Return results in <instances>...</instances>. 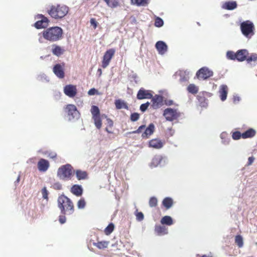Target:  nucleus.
I'll return each instance as SVG.
<instances>
[{"label": "nucleus", "mask_w": 257, "mask_h": 257, "mask_svg": "<svg viewBox=\"0 0 257 257\" xmlns=\"http://www.w3.org/2000/svg\"><path fill=\"white\" fill-rule=\"evenodd\" d=\"M114 104L115 105V107L117 109H120L121 108H124L126 109H128V107L127 104L123 100L120 99H116L115 100Z\"/></svg>", "instance_id": "24"}, {"label": "nucleus", "mask_w": 257, "mask_h": 257, "mask_svg": "<svg viewBox=\"0 0 257 257\" xmlns=\"http://www.w3.org/2000/svg\"><path fill=\"white\" fill-rule=\"evenodd\" d=\"M164 142L158 139H154L149 142V146L156 149H160L164 146Z\"/></svg>", "instance_id": "17"}, {"label": "nucleus", "mask_w": 257, "mask_h": 257, "mask_svg": "<svg viewBox=\"0 0 257 257\" xmlns=\"http://www.w3.org/2000/svg\"><path fill=\"white\" fill-rule=\"evenodd\" d=\"M137 220L141 221L144 219V216L142 212H137L136 214Z\"/></svg>", "instance_id": "48"}, {"label": "nucleus", "mask_w": 257, "mask_h": 257, "mask_svg": "<svg viewBox=\"0 0 257 257\" xmlns=\"http://www.w3.org/2000/svg\"><path fill=\"white\" fill-rule=\"evenodd\" d=\"M64 111L69 120L79 117L80 113L76 106L74 104H67L64 107Z\"/></svg>", "instance_id": "6"}, {"label": "nucleus", "mask_w": 257, "mask_h": 257, "mask_svg": "<svg viewBox=\"0 0 257 257\" xmlns=\"http://www.w3.org/2000/svg\"><path fill=\"white\" fill-rule=\"evenodd\" d=\"M91 112L92 115V117L100 115L99 108L95 105H93L91 106Z\"/></svg>", "instance_id": "35"}, {"label": "nucleus", "mask_w": 257, "mask_h": 257, "mask_svg": "<svg viewBox=\"0 0 257 257\" xmlns=\"http://www.w3.org/2000/svg\"><path fill=\"white\" fill-rule=\"evenodd\" d=\"M115 51L111 48L107 50L105 53L102 58L101 66L103 68L107 67L110 63V62L114 55Z\"/></svg>", "instance_id": "7"}, {"label": "nucleus", "mask_w": 257, "mask_h": 257, "mask_svg": "<svg viewBox=\"0 0 257 257\" xmlns=\"http://www.w3.org/2000/svg\"><path fill=\"white\" fill-rule=\"evenodd\" d=\"M235 242L239 247H241L243 246V239L240 235H237L235 236Z\"/></svg>", "instance_id": "38"}, {"label": "nucleus", "mask_w": 257, "mask_h": 257, "mask_svg": "<svg viewBox=\"0 0 257 257\" xmlns=\"http://www.w3.org/2000/svg\"><path fill=\"white\" fill-rule=\"evenodd\" d=\"M64 66L65 63H63L62 65L57 64L53 67V71L54 73L59 78H63L65 76L64 71Z\"/></svg>", "instance_id": "13"}, {"label": "nucleus", "mask_w": 257, "mask_h": 257, "mask_svg": "<svg viewBox=\"0 0 257 257\" xmlns=\"http://www.w3.org/2000/svg\"><path fill=\"white\" fill-rule=\"evenodd\" d=\"M246 62L248 63H250L251 62H256L257 61V54L256 53H251L250 55H248L246 60Z\"/></svg>", "instance_id": "36"}, {"label": "nucleus", "mask_w": 257, "mask_h": 257, "mask_svg": "<svg viewBox=\"0 0 257 257\" xmlns=\"http://www.w3.org/2000/svg\"><path fill=\"white\" fill-rule=\"evenodd\" d=\"M38 18L41 19V20L38 21L35 23V27L38 29L47 27L49 22L48 18L42 15H39Z\"/></svg>", "instance_id": "11"}, {"label": "nucleus", "mask_w": 257, "mask_h": 257, "mask_svg": "<svg viewBox=\"0 0 257 257\" xmlns=\"http://www.w3.org/2000/svg\"><path fill=\"white\" fill-rule=\"evenodd\" d=\"M145 128H146V125H142L139 126V127L136 131H133L132 132V133L133 134H139V133H141L143 130H145Z\"/></svg>", "instance_id": "51"}, {"label": "nucleus", "mask_w": 257, "mask_h": 257, "mask_svg": "<svg viewBox=\"0 0 257 257\" xmlns=\"http://www.w3.org/2000/svg\"><path fill=\"white\" fill-rule=\"evenodd\" d=\"M187 90L189 93L195 95L198 93L199 88L195 84H190L188 86Z\"/></svg>", "instance_id": "31"}, {"label": "nucleus", "mask_w": 257, "mask_h": 257, "mask_svg": "<svg viewBox=\"0 0 257 257\" xmlns=\"http://www.w3.org/2000/svg\"><path fill=\"white\" fill-rule=\"evenodd\" d=\"M151 98V106L154 109H158L163 105V97L162 95L156 94Z\"/></svg>", "instance_id": "10"}, {"label": "nucleus", "mask_w": 257, "mask_h": 257, "mask_svg": "<svg viewBox=\"0 0 257 257\" xmlns=\"http://www.w3.org/2000/svg\"><path fill=\"white\" fill-rule=\"evenodd\" d=\"M197 98L202 106L204 107L207 105V99L204 96L203 94L200 93L199 95H197Z\"/></svg>", "instance_id": "33"}, {"label": "nucleus", "mask_w": 257, "mask_h": 257, "mask_svg": "<svg viewBox=\"0 0 257 257\" xmlns=\"http://www.w3.org/2000/svg\"><path fill=\"white\" fill-rule=\"evenodd\" d=\"M74 173L73 168L70 164H66L60 167L57 171V176L62 180H69L71 179Z\"/></svg>", "instance_id": "4"}, {"label": "nucleus", "mask_w": 257, "mask_h": 257, "mask_svg": "<svg viewBox=\"0 0 257 257\" xmlns=\"http://www.w3.org/2000/svg\"><path fill=\"white\" fill-rule=\"evenodd\" d=\"M69 8L65 5H57L52 6L48 13L55 19H60L64 18L68 13Z\"/></svg>", "instance_id": "3"}, {"label": "nucleus", "mask_w": 257, "mask_h": 257, "mask_svg": "<svg viewBox=\"0 0 257 257\" xmlns=\"http://www.w3.org/2000/svg\"><path fill=\"white\" fill-rule=\"evenodd\" d=\"M219 97L223 101L226 100L228 93V87L226 85H221L219 90Z\"/></svg>", "instance_id": "20"}, {"label": "nucleus", "mask_w": 257, "mask_h": 257, "mask_svg": "<svg viewBox=\"0 0 257 257\" xmlns=\"http://www.w3.org/2000/svg\"><path fill=\"white\" fill-rule=\"evenodd\" d=\"M140 114L138 113L135 112L131 115V120L132 121H136L139 119Z\"/></svg>", "instance_id": "46"}, {"label": "nucleus", "mask_w": 257, "mask_h": 257, "mask_svg": "<svg viewBox=\"0 0 257 257\" xmlns=\"http://www.w3.org/2000/svg\"><path fill=\"white\" fill-rule=\"evenodd\" d=\"M17 183L19 182V178H17Z\"/></svg>", "instance_id": "63"}, {"label": "nucleus", "mask_w": 257, "mask_h": 257, "mask_svg": "<svg viewBox=\"0 0 257 257\" xmlns=\"http://www.w3.org/2000/svg\"><path fill=\"white\" fill-rule=\"evenodd\" d=\"M58 206L62 214H72L74 211L73 203L66 196L62 195L58 198Z\"/></svg>", "instance_id": "1"}, {"label": "nucleus", "mask_w": 257, "mask_h": 257, "mask_svg": "<svg viewBox=\"0 0 257 257\" xmlns=\"http://www.w3.org/2000/svg\"><path fill=\"white\" fill-rule=\"evenodd\" d=\"M42 194L43 195V197L44 199H48V192L46 189V187H44L42 190Z\"/></svg>", "instance_id": "49"}, {"label": "nucleus", "mask_w": 257, "mask_h": 257, "mask_svg": "<svg viewBox=\"0 0 257 257\" xmlns=\"http://www.w3.org/2000/svg\"><path fill=\"white\" fill-rule=\"evenodd\" d=\"M97 72L99 73V76H100L102 74V70L100 68L98 69Z\"/></svg>", "instance_id": "61"}, {"label": "nucleus", "mask_w": 257, "mask_h": 257, "mask_svg": "<svg viewBox=\"0 0 257 257\" xmlns=\"http://www.w3.org/2000/svg\"><path fill=\"white\" fill-rule=\"evenodd\" d=\"M64 92L69 97H74L77 92L76 86L72 84L67 85L64 88Z\"/></svg>", "instance_id": "14"}, {"label": "nucleus", "mask_w": 257, "mask_h": 257, "mask_svg": "<svg viewBox=\"0 0 257 257\" xmlns=\"http://www.w3.org/2000/svg\"><path fill=\"white\" fill-rule=\"evenodd\" d=\"M161 223L163 225H171L173 224V221L170 216H165L161 219Z\"/></svg>", "instance_id": "29"}, {"label": "nucleus", "mask_w": 257, "mask_h": 257, "mask_svg": "<svg viewBox=\"0 0 257 257\" xmlns=\"http://www.w3.org/2000/svg\"><path fill=\"white\" fill-rule=\"evenodd\" d=\"M75 172L76 178L78 180H85L87 178L88 174L85 171L76 170Z\"/></svg>", "instance_id": "25"}, {"label": "nucleus", "mask_w": 257, "mask_h": 257, "mask_svg": "<svg viewBox=\"0 0 257 257\" xmlns=\"http://www.w3.org/2000/svg\"><path fill=\"white\" fill-rule=\"evenodd\" d=\"M254 158L253 157H250L248 159L247 165H250L253 162Z\"/></svg>", "instance_id": "58"}, {"label": "nucleus", "mask_w": 257, "mask_h": 257, "mask_svg": "<svg viewBox=\"0 0 257 257\" xmlns=\"http://www.w3.org/2000/svg\"><path fill=\"white\" fill-rule=\"evenodd\" d=\"M52 187L54 189L57 190H59L62 189V185L59 182H56V183H54L52 185Z\"/></svg>", "instance_id": "50"}, {"label": "nucleus", "mask_w": 257, "mask_h": 257, "mask_svg": "<svg viewBox=\"0 0 257 257\" xmlns=\"http://www.w3.org/2000/svg\"><path fill=\"white\" fill-rule=\"evenodd\" d=\"M112 128H110L109 126H107L106 128H105V131L108 133H109V134H111L112 133Z\"/></svg>", "instance_id": "59"}, {"label": "nucleus", "mask_w": 257, "mask_h": 257, "mask_svg": "<svg viewBox=\"0 0 257 257\" xmlns=\"http://www.w3.org/2000/svg\"><path fill=\"white\" fill-rule=\"evenodd\" d=\"M107 123H108L107 126H109L110 128H112L113 125V121L109 118H107Z\"/></svg>", "instance_id": "57"}, {"label": "nucleus", "mask_w": 257, "mask_h": 257, "mask_svg": "<svg viewBox=\"0 0 257 257\" xmlns=\"http://www.w3.org/2000/svg\"><path fill=\"white\" fill-rule=\"evenodd\" d=\"M162 204L165 207L166 210L170 209L173 204V200L170 197L165 198L163 201Z\"/></svg>", "instance_id": "27"}, {"label": "nucleus", "mask_w": 257, "mask_h": 257, "mask_svg": "<svg viewBox=\"0 0 257 257\" xmlns=\"http://www.w3.org/2000/svg\"><path fill=\"white\" fill-rule=\"evenodd\" d=\"M92 118L94 120L95 126L98 129H100L102 126V121L100 118V115L93 117Z\"/></svg>", "instance_id": "34"}, {"label": "nucleus", "mask_w": 257, "mask_h": 257, "mask_svg": "<svg viewBox=\"0 0 257 257\" xmlns=\"http://www.w3.org/2000/svg\"><path fill=\"white\" fill-rule=\"evenodd\" d=\"M154 230L155 233L158 235H164L168 233L167 228L163 225H156Z\"/></svg>", "instance_id": "22"}, {"label": "nucleus", "mask_w": 257, "mask_h": 257, "mask_svg": "<svg viewBox=\"0 0 257 257\" xmlns=\"http://www.w3.org/2000/svg\"><path fill=\"white\" fill-rule=\"evenodd\" d=\"M90 22L91 25L92 26H93V28L94 29H96V27H97L98 23L96 22V21L95 20V19L94 18H91L90 19Z\"/></svg>", "instance_id": "53"}, {"label": "nucleus", "mask_w": 257, "mask_h": 257, "mask_svg": "<svg viewBox=\"0 0 257 257\" xmlns=\"http://www.w3.org/2000/svg\"><path fill=\"white\" fill-rule=\"evenodd\" d=\"M154 131L155 126L154 124L150 123L147 128H145V132L142 135V137L144 139H148L154 133Z\"/></svg>", "instance_id": "19"}, {"label": "nucleus", "mask_w": 257, "mask_h": 257, "mask_svg": "<svg viewBox=\"0 0 257 257\" xmlns=\"http://www.w3.org/2000/svg\"><path fill=\"white\" fill-rule=\"evenodd\" d=\"M97 92L98 91L96 89L93 88L90 89L88 91V94L89 95H95V94H97Z\"/></svg>", "instance_id": "54"}, {"label": "nucleus", "mask_w": 257, "mask_h": 257, "mask_svg": "<svg viewBox=\"0 0 257 257\" xmlns=\"http://www.w3.org/2000/svg\"><path fill=\"white\" fill-rule=\"evenodd\" d=\"M236 60L239 62H242L246 60L247 56L249 55L248 52L246 49H241L236 52Z\"/></svg>", "instance_id": "16"}, {"label": "nucleus", "mask_w": 257, "mask_h": 257, "mask_svg": "<svg viewBox=\"0 0 257 257\" xmlns=\"http://www.w3.org/2000/svg\"><path fill=\"white\" fill-rule=\"evenodd\" d=\"M240 29L242 34L247 38H250L254 34V25L250 21H246L241 23Z\"/></svg>", "instance_id": "5"}, {"label": "nucleus", "mask_w": 257, "mask_h": 257, "mask_svg": "<svg viewBox=\"0 0 257 257\" xmlns=\"http://www.w3.org/2000/svg\"><path fill=\"white\" fill-rule=\"evenodd\" d=\"M155 46L160 54L163 55L167 51V45L163 41H160L157 42Z\"/></svg>", "instance_id": "18"}, {"label": "nucleus", "mask_w": 257, "mask_h": 257, "mask_svg": "<svg viewBox=\"0 0 257 257\" xmlns=\"http://www.w3.org/2000/svg\"><path fill=\"white\" fill-rule=\"evenodd\" d=\"M114 228V226L113 223L109 224V225L104 229L105 234H110L113 231Z\"/></svg>", "instance_id": "41"}, {"label": "nucleus", "mask_w": 257, "mask_h": 257, "mask_svg": "<svg viewBox=\"0 0 257 257\" xmlns=\"http://www.w3.org/2000/svg\"><path fill=\"white\" fill-rule=\"evenodd\" d=\"M172 104V101H170V102H169V105H171V104Z\"/></svg>", "instance_id": "62"}, {"label": "nucleus", "mask_w": 257, "mask_h": 257, "mask_svg": "<svg viewBox=\"0 0 257 257\" xmlns=\"http://www.w3.org/2000/svg\"><path fill=\"white\" fill-rule=\"evenodd\" d=\"M48 157L51 159H55L57 157V154L55 152H51L49 154Z\"/></svg>", "instance_id": "56"}, {"label": "nucleus", "mask_w": 257, "mask_h": 257, "mask_svg": "<svg viewBox=\"0 0 257 257\" xmlns=\"http://www.w3.org/2000/svg\"><path fill=\"white\" fill-rule=\"evenodd\" d=\"M189 72L186 71L181 72V73L179 74L180 76V81L181 82L188 81L189 79Z\"/></svg>", "instance_id": "32"}, {"label": "nucleus", "mask_w": 257, "mask_h": 257, "mask_svg": "<svg viewBox=\"0 0 257 257\" xmlns=\"http://www.w3.org/2000/svg\"><path fill=\"white\" fill-rule=\"evenodd\" d=\"M237 7V4L234 1H229L226 2L223 8L228 10H232Z\"/></svg>", "instance_id": "28"}, {"label": "nucleus", "mask_w": 257, "mask_h": 257, "mask_svg": "<svg viewBox=\"0 0 257 257\" xmlns=\"http://www.w3.org/2000/svg\"><path fill=\"white\" fill-rule=\"evenodd\" d=\"M59 221L60 223L63 224L66 222V217L65 215H60L59 217Z\"/></svg>", "instance_id": "55"}, {"label": "nucleus", "mask_w": 257, "mask_h": 257, "mask_svg": "<svg viewBox=\"0 0 257 257\" xmlns=\"http://www.w3.org/2000/svg\"><path fill=\"white\" fill-rule=\"evenodd\" d=\"M256 134L255 131L253 128H249L242 134L243 139L250 138L253 137Z\"/></svg>", "instance_id": "26"}, {"label": "nucleus", "mask_w": 257, "mask_h": 257, "mask_svg": "<svg viewBox=\"0 0 257 257\" xmlns=\"http://www.w3.org/2000/svg\"><path fill=\"white\" fill-rule=\"evenodd\" d=\"M150 103L149 102H147L145 103L142 104L140 106V110L142 112H145L148 108L149 106L150 105Z\"/></svg>", "instance_id": "47"}, {"label": "nucleus", "mask_w": 257, "mask_h": 257, "mask_svg": "<svg viewBox=\"0 0 257 257\" xmlns=\"http://www.w3.org/2000/svg\"><path fill=\"white\" fill-rule=\"evenodd\" d=\"M164 22L162 19L160 18H157L155 20V25L157 27H162L163 25Z\"/></svg>", "instance_id": "44"}, {"label": "nucleus", "mask_w": 257, "mask_h": 257, "mask_svg": "<svg viewBox=\"0 0 257 257\" xmlns=\"http://www.w3.org/2000/svg\"><path fill=\"white\" fill-rule=\"evenodd\" d=\"M133 4L138 6H145L148 4V0H131Z\"/></svg>", "instance_id": "37"}, {"label": "nucleus", "mask_w": 257, "mask_h": 257, "mask_svg": "<svg viewBox=\"0 0 257 257\" xmlns=\"http://www.w3.org/2000/svg\"><path fill=\"white\" fill-rule=\"evenodd\" d=\"M77 206L79 209L84 208L86 206V201L84 198H81L78 201Z\"/></svg>", "instance_id": "40"}, {"label": "nucleus", "mask_w": 257, "mask_h": 257, "mask_svg": "<svg viewBox=\"0 0 257 257\" xmlns=\"http://www.w3.org/2000/svg\"><path fill=\"white\" fill-rule=\"evenodd\" d=\"M232 139L234 140H237L241 138L242 137V134H241L239 132L236 131L233 133L232 135Z\"/></svg>", "instance_id": "45"}, {"label": "nucleus", "mask_w": 257, "mask_h": 257, "mask_svg": "<svg viewBox=\"0 0 257 257\" xmlns=\"http://www.w3.org/2000/svg\"><path fill=\"white\" fill-rule=\"evenodd\" d=\"M71 192L76 196H80L83 193V188L79 185H73L70 189Z\"/></svg>", "instance_id": "21"}, {"label": "nucleus", "mask_w": 257, "mask_h": 257, "mask_svg": "<svg viewBox=\"0 0 257 257\" xmlns=\"http://www.w3.org/2000/svg\"><path fill=\"white\" fill-rule=\"evenodd\" d=\"M213 74L212 71L207 67H203L197 72L196 76L199 79L205 80L212 76Z\"/></svg>", "instance_id": "9"}, {"label": "nucleus", "mask_w": 257, "mask_h": 257, "mask_svg": "<svg viewBox=\"0 0 257 257\" xmlns=\"http://www.w3.org/2000/svg\"><path fill=\"white\" fill-rule=\"evenodd\" d=\"M226 57L227 59L232 60H235L236 58V53L233 51H229L226 53Z\"/></svg>", "instance_id": "42"}, {"label": "nucleus", "mask_w": 257, "mask_h": 257, "mask_svg": "<svg viewBox=\"0 0 257 257\" xmlns=\"http://www.w3.org/2000/svg\"><path fill=\"white\" fill-rule=\"evenodd\" d=\"M239 101V98L237 96H234L233 97V102H236V101Z\"/></svg>", "instance_id": "60"}, {"label": "nucleus", "mask_w": 257, "mask_h": 257, "mask_svg": "<svg viewBox=\"0 0 257 257\" xmlns=\"http://www.w3.org/2000/svg\"><path fill=\"white\" fill-rule=\"evenodd\" d=\"M65 52V50L60 46L54 44L52 45V52L53 55L60 56Z\"/></svg>", "instance_id": "23"}, {"label": "nucleus", "mask_w": 257, "mask_h": 257, "mask_svg": "<svg viewBox=\"0 0 257 257\" xmlns=\"http://www.w3.org/2000/svg\"><path fill=\"white\" fill-rule=\"evenodd\" d=\"M38 170L40 172H46L50 166L49 162L48 160L44 159H41L37 164Z\"/></svg>", "instance_id": "15"}, {"label": "nucleus", "mask_w": 257, "mask_h": 257, "mask_svg": "<svg viewBox=\"0 0 257 257\" xmlns=\"http://www.w3.org/2000/svg\"><path fill=\"white\" fill-rule=\"evenodd\" d=\"M163 115L167 120L172 121L179 117L180 113L176 109L167 108L164 110Z\"/></svg>", "instance_id": "8"}, {"label": "nucleus", "mask_w": 257, "mask_h": 257, "mask_svg": "<svg viewBox=\"0 0 257 257\" xmlns=\"http://www.w3.org/2000/svg\"><path fill=\"white\" fill-rule=\"evenodd\" d=\"M145 128H146V125H142L139 126V127L136 131H133L132 132V133L133 134H139V133H141L143 130H145Z\"/></svg>", "instance_id": "52"}, {"label": "nucleus", "mask_w": 257, "mask_h": 257, "mask_svg": "<svg viewBox=\"0 0 257 257\" xmlns=\"http://www.w3.org/2000/svg\"><path fill=\"white\" fill-rule=\"evenodd\" d=\"M43 37L50 42H56L62 38L63 30L59 27H52L45 29L42 32Z\"/></svg>", "instance_id": "2"}, {"label": "nucleus", "mask_w": 257, "mask_h": 257, "mask_svg": "<svg viewBox=\"0 0 257 257\" xmlns=\"http://www.w3.org/2000/svg\"><path fill=\"white\" fill-rule=\"evenodd\" d=\"M109 242L107 241H101L97 242H94L93 245L97 247L99 249H104L107 247Z\"/></svg>", "instance_id": "30"}, {"label": "nucleus", "mask_w": 257, "mask_h": 257, "mask_svg": "<svg viewBox=\"0 0 257 257\" xmlns=\"http://www.w3.org/2000/svg\"><path fill=\"white\" fill-rule=\"evenodd\" d=\"M149 205L151 207H156L158 204L157 199L155 197H152L149 200Z\"/></svg>", "instance_id": "43"}, {"label": "nucleus", "mask_w": 257, "mask_h": 257, "mask_svg": "<svg viewBox=\"0 0 257 257\" xmlns=\"http://www.w3.org/2000/svg\"><path fill=\"white\" fill-rule=\"evenodd\" d=\"M107 5L111 8H115L117 7L118 3L116 0H103Z\"/></svg>", "instance_id": "39"}, {"label": "nucleus", "mask_w": 257, "mask_h": 257, "mask_svg": "<svg viewBox=\"0 0 257 257\" xmlns=\"http://www.w3.org/2000/svg\"><path fill=\"white\" fill-rule=\"evenodd\" d=\"M153 96L152 91L141 88L138 91L137 97L138 99H151Z\"/></svg>", "instance_id": "12"}]
</instances>
